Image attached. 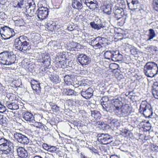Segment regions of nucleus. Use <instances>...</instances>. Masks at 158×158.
Returning a JSON list of instances; mask_svg holds the SVG:
<instances>
[{
	"label": "nucleus",
	"mask_w": 158,
	"mask_h": 158,
	"mask_svg": "<svg viewBox=\"0 0 158 158\" xmlns=\"http://www.w3.org/2000/svg\"><path fill=\"white\" fill-rule=\"evenodd\" d=\"M15 60V55H11L8 52L4 51L0 53V64L1 65H12L11 69H14Z\"/></svg>",
	"instance_id": "1"
},
{
	"label": "nucleus",
	"mask_w": 158,
	"mask_h": 158,
	"mask_svg": "<svg viewBox=\"0 0 158 158\" xmlns=\"http://www.w3.org/2000/svg\"><path fill=\"white\" fill-rule=\"evenodd\" d=\"M143 72L147 77H153L158 73L157 64L153 62H147L144 66Z\"/></svg>",
	"instance_id": "2"
},
{
	"label": "nucleus",
	"mask_w": 158,
	"mask_h": 158,
	"mask_svg": "<svg viewBox=\"0 0 158 158\" xmlns=\"http://www.w3.org/2000/svg\"><path fill=\"white\" fill-rule=\"evenodd\" d=\"M14 46L17 49L23 52L29 50L31 48L29 43L26 41L22 36L15 39Z\"/></svg>",
	"instance_id": "3"
},
{
	"label": "nucleus",
	"mask_w": 158,
	"mask_h": 158,
	"mask_svg": "<svg viewBox=\"0 0 158 158\" xmlns=\"http://www.w3.org/2000/svg\"><path fill=\"white\" fill-rule=\"evenodd\" d=\"M139 111L143 114L146 118H151L153 114V110L151 105L145 101L142 102L139 110Z\"/></svg>",
	"instance_id": "4"
},
{
	"label": "nucleus",
	"mask_w": 158,
	"mask_h": 158,
	"mask_svg": "<svg viewBox=\"0 0 158 158\" xmlns=\"http://www.w3.org/2000/svg\"><path fill=\"white\" fill-rule=\"evenodd\" d=\"M12 143L10 140L5 138L0 139V150L3 152V154H9L11 151Z\"/></svg>",
	"instance_id": "5"
},
{
	"label": "nucleus",
	"mask_w": 158,
	"mask_h": 158,
	"mask_svg": "<svg viewBox=\"0 0 158 158\" xmlns=\"http://www.w3.org/2000/svg\"><path fill=\"white\" fill-rule=\"evenodd\" d=\"M122 5V7L116 6L113 10L114 16L118 20L124 16H126L127 15V14H125L123 10L126 7L125 3L123 2Z\"/></svg>",
	"instance_id": "6"
},
{
	"label": "nucleus",
	"mask_w": 158,
	"mask_h": 158,
	"mask_svg": "<svg viewBox=\"0 0 158 158\" xmlns=\"http://www.w3.org/2000/svg\"><path fill=\"white\" fill-rule=\"evenodd\" d=\"M98 136V140L100 141L101 144H107L113 141V137L108 134H100Z\"/></svg>",
	"instance_id": "7"
},
{
	"label": "nucleus",
	"mask_w": 158,
	"mask_h": 158,
	"mask_svg": "<svg viewBox=\"0 0 158 158\" xmlns=\"http://www.w3.org/2000/svg\"><path fill=\"white\" fill-rule=\"evenodd\" d=\"M77 59L78 62L84 67L89 64L91 62L90 58L86 55L81 53L77 56Z\"/></svg>",
	"instance_id": "8"
},
{
	"label": "nucleus",
	"mask_w": 158,
	"mask_h": 158,
	"mask_svg": "<svg viewBox=\"0 0 158 158\" xmlns=\"http://www.w3.org/2000/svg\"><path fill=\"white\" fill-rule=\"evenodd\" d=\"M14 136L17 141L22 144H27L29 142L28 137L21 133L16 132L14 133Z\"/></svg>",
	"instance_id": "9"
},
{
	"label": "nucleus",
	"mask_w": 158,
	"mask_h": 158,
	"mask_svg": "<svg viewBox=\"0 0 158 158\" xmlns=\"http://www.w3.org/2000/svg\"><path fill=\"white\" fill-rule=\"evenodd\" d=\"M48 9L43 6L39 8L36 11L37 16L38 18L41 20L45 19L48 15Z\"/></svg>",
	"instance_id": "10"
},
{
	"label": "nucleus",
	"mask_w": 158,
	"mask_h": 158,
	"mask_svg": "<svg viewBox=\"0 0 158 158\" xmlns=\"http://www.w3.org/2000/svg\"><path fill=\"white\" fill-rule=\"evenodd\" d=\"M127 2L129 9L131 11H134L138 9L139 10L140 5L137 0H132L130 3L128 2Z\"/></svg>",
	"instance_id": "11"
},
{
	"label": "nucleus",
	"mask_w": 158,
	"mask_h": 158,
	"mask_svg": "<svg viewBox=\"0 0 158 158\" xmlns=\"http://www.w3.org/2000/svg\"><path fill=\"white\" fill-rule=\"evenodd\" d=\"M103 23L100 19H98L96 22H93L90 23V25L91 27L95 29L99 30L101 28L104 27Z\"/></svg>",
	"instance_id": "12"
},
{
	"label": "nucleus",
	"mask_w": 158,
	"mask_h": 158,
	"mask_svg": "<svg viewBox=\"0 0 158 158\" xmlns=\"http://www.w3.org/2000/svg\"><path fill=\"white\" fill-rule=\"evenodd\" d=\"M93 91L91 88H89L85 90L83 89L81 91V95L86 99H88L91 97L93 95Z\"/></svg>",
	"instance_id": "13"
},
{
	"label": "nucleus",
	"mask_w": 158,
	"mask_h": 158,
	"mask_svg": "<svg viewBox=\"0 0 158 158\" xmlns=\"http://www.w3.org/2000/svg\"><path fill=\"white\" fill-rule=\"evenodd\" d=\"M105 104H104V102H103V104L104 106H103V109L104 110H106L107 112H112L114 111L115 107L116 105L115 104H113L112 103L105 102Z\"/></svg>",
	"instance_id": "14"
},
{
	"label": "nucleus",
	"mask_w": 158,
	"mask_h": 158,
	"mask_svg": "<svg viewBox=\"0 0 158 158\" xmlns=\"http://www.w3.org/2000/svg\"><path fill=\"white\" fill-rule=\"evenodd\" d=\"M18 156L22 158H26L28 156L27 151L22 147H19L17 149Z\"/></svg>",
	"instance_id": "15"
},
{
	"label": "nucleus",
	"mask_w": 158,
	"mask_h": 158,
	"mask_svg": "<svg viewBox=\"0 0 158 158\" xmlns=\"http://www.w3.org/2000/svg\"><path fill=\"white\" fill-rule=\"evenodd\" d=\"M112 60L114 61H117L121 60L123 59V56L119 53L118 51H114L113 52Z\"/></svg>",
	"instance_id": "16"
},
{
	"label": "nucleus",
	"mask_w": 158,
	"mask_h": 158,
	"mask_svg": "<svg viewBox=\"0 0 158 158\" xmlns=\"http://www.w3.org/2000/svg\"><path fill=\"white\" fill-rule=\"evenodd\" d=\"M40 83H38L37 81H35L34 84L31 83V87L33 90L35 91V93L37 95H40L41 92V88L40 86Z\"/></svg>",
	"instance_id": "17"
},
{
	"label": "nucleus",
	"mask_w": 158,
	"mask_h": 158,
	"mask_svg": "<svg viewBox=\"0 0 158 158\" xmlns=\"http://www.w3.org/2000/svg\"><path fill=\"white\" fill-rule=\"evenodd\" d=\"M23 119L27 121L33 122L35 121L33 115L29 112H25L23 115Z\"/></svg>",
	"instance_id": "18"
},
{
	"label": "nucleus",
	"mask_w": 158,
	"mask_h": 158,
	"mask_svg": "<svg viewBox=\"0 0 158 158\" xmlns=\"http://www.w3.org/2000/svg\"><path fill=\"white\" fill-rule=\"evenodd\" d=\"M72 7L75 9H81L82 7L81 0H73L72 3Z\"/></svg>",
	"instance_id": "19"
},
{
	"label": "nucleus",
	"mask_w": 158,
	"mask_h": 158,
	"mask_svg": "<svg viewBox=\"0 0 158 158\" xmlns=\"http://www.w3.org/2000/svg\"><path fill=\"white\" fill-rule=\"evenodd\" d=\"M152 94L154 97L158 99V82H155L152 86Z\"/></svg>",
	"instance_id": "20"
},
{
	"label": "nucleus",
	"mask_w": 158,
	"mask_h": 158,
	"mask_svg": "<svg viewBox=\"0 0 158 158\" xmlns=\"http://www.w3.org/2000/svg\"><path fill=\"white\" fill-rule=\"evenodd\" d=\"M156 35L154 30L152 29H150L149 30V33L148 35L149 38L146 40V41H148L151 40L156 36Z\"/></svg>",
	"instance_id": "21"
},
{
	"label": "nucleus",
	"mask_w": 158,
	"mask_h": 158,
	"mask_svg": "<svg viewBox=\"0 0 158 158\" xmlns=\"http://www.w3.org/2000/svg\"><path fill=\"white\" fill-rule=\"evenodd\" d=\"M122 109L123 115L130 113V107L127 105L123 106H122Z\"/></svg>",
	"instance_id": "22"
},
{
	"label": "nucleus",
	"mask_w": 158,
	"mask_h": 158,
	"mask_svg": "<svg viewBox=\"0 0 158 158\" xmlns=\"http://www.w3.org/2000/svg\"><path fill=\"white\" fill-rule=\"evenodd\" d=\"M113 51L108 50L105 52L104 53L105 58L109 60H111Z\"/></svg>",
	"instance_id": "23"
},
{
	"label": "nucleus",
	"mask_w": 158,
	"mask_h": 158,
	"mask_svg": "<svg viewBox=\"0 0 158 158\" xmlns=\"http://www.w3.org/2000/svg\"><path fill=\"white\" fill-rule=\"evenodd\" d=\"M8 120L3 115H0V124L4 126H6Z\"/></svg>",
	"instance_id": "24"
},
{
	"label": "nucleus",
	"mask_w": 158,
	"mask_h": 158,
	"mask_svg": "<svg viewBox=\"0 0 158 158\" xmlns=\"http://www.w3.org/2000/svg\"><path fill=\"white\" fill-rule=\"evenodd\" d=\"M115 114L118 116L123 115L122 106L120 107L118 105L116 106L114 111Z\"/></svg>",
	"instance_id": "25"
},
{
	"label": "nucleus",
	"mask_w": 158,
	"mask_h": 158,
	"mask_svg": "<svg viewBox=\"0 0 158 158\" xmlns=\"http://www.w3.org/2000/svg\"><path fill=\"white\" fill-rule=\"evenodd\" d=\"M95 125L96 126H97L103 129H106V128L107 127H108V128H109L108 127H109V125L105 124L104 122L100 121L97 122L95 123Z\"/></svg>",
	"instance_id": "26"
},
{
	"label": "nucleus",
	"mask_w": 158,
	"mask_h": 158,
	"mask_svg": "<svg viewBox=\"0 0 158 158\" xmlns=\"http://www.w3.org/2000/svg\"><path fill=\"white\" fill-rule=\"evenodd\" d=\"M50 79L55 84L58 83L60 81L59 77L57 75H51Z\"/></svg>",
	"instance_id": "27"
},
{
	"label": "nucleus",
	"mask_w": 158,
	"mask_h": 158,
	"mask_svg": "<svg viewBox=\"0 0 158 158\" xmlns=\"http://www.w3.org/2000/svg\"><path fill=\"white\" fill-rule=\"evenodd\" d=\"M111 4L107 5L104 9L103 11L104 12L108 15H110L111 12Z\"/></svg>",
	"instance_id": "28"
},
{
	"label": "nucleus",
	"mask_w": 158,
	"mask_h": 158,
	"mask_svg": "<svg viewBox=\"0 0 158 158\" xmlns=\"http://www.w3.org/2000/svg\"><path fill=\"white\" fill-rule=\"evenodd\" d=\"M46 149L48 152L51 153H55L57 151L58 148L56 147L55 146H51L50 147H48Z\"/></svg>",
	"instance_id": "29"
},
{
	"label": "nucleus",
	"mask_w": 158,
	"mask_h": 158,
	"mask_svg": "<svg viewBox=\"0 0 158 158\" xmlns=\"http://www.w3.org/2000/svg\"><path fill=\"white\" fill-rule=\"evenodd\" d=\"M8 108L11 110H16L19 108V106L15 103L12 102L8 105Z\"/></svg>",
	"instance_id": "30"
},
{
	"label": "nucleus",
	"mask_w": 158,
	"mask_h": 158,
	"mask_svg": "<svg viewBox=\"0 0 158 158\" xmlns=\"http://www.w3.org/2000/svg\"><path fill=\"white\" fill-rule=\"evenodd\" d=\"M91 116L95 119H97L100 118V114L99 112L96 110L91 111Z\"/></svg>",
	"instance_id": "31"
},
{
	"label": "nucleus",
	"mask_w": 158,
	"mask_h": 158,
	"mask_svg": "<svg viewBox=\"0 0 158 158\" xmlns=\"http://www.w3.org/2000/svg\"><path fill=\"white\" fill-rule=\"evenodd\" d=\"M50 105L51 107V109L53 112H57L59 110L60 107L57 105L52 102L50 103Z\"/></svg>",
	"instance_id": "32"
},
{
	"label": "nucleus",
	"mask_w": 158,
	"mask_h": 158,
	"mask_svg": "<svg viewBox=\"0 0 158 158\" xmlns=\"http://www.w3.org/2000/svg\"><path fill=\"white\" fill-rule=\"evenodd\" d=\"M2 30L3 32H4L5 33H6L7 31H10L11 33H13V32L14 33V29L11 28L7 26H5L2 27Z\"/></svg>",
	"instance_id": "33"
},
{
	"label": "nucleus",
	"mask_w": 158,
	"mask_h": 158,
	"mask_svg": "<svg viewBox=\"0 0 158 158\" xmlns=\"http://www.w3.org/2000/svg\"><path fill=\"white\" fill-rule=\"evenodd\" d=\"M2 31H3L2 30V28L1 30H0V33L2 37L3 38V39L4 40H7V39H10L11 37L13 36V35H15V34L14 35L12 34L10 36H8V35L6 36V35L4 34H5L6 33H5L4 32V33H2L1 32Z\"/></svg>",
	"instance_id": "34"
},
{
	"label": "nucleus",
	"mask_w": 158,
	"mask_h": 158,
	"mask_svg": "<svg viewBox=\"0 0 158 158\" xmlns=\"http://www.w3.org/2000/svg\"><path fill=\"white\" fill-rule=\"evenodd\" d=\"M43 60L44 61V63L45 64H47L48 65L50 64V59L49 56H45L44 58H43Z\"/></svg>",
	"instance_id": "35"
},
{
	"label": "nucleus",
	"mask_w": 158,
	"mask_h": 158,
	"mask_svg": "<svg viewBox=\"0 0 158 158\" xmlns=\"http://www.w3.org/2000/svg\"><path fill=\"white\" fill-rule=\"evenodd\" d=\"M75 91L71 89H66V91H65V94L67 95H74V93H75Z\"/></svg>",
	"instance_id": "36"
},
{
	"label": "nucleus",
	"mask_w": 158,
	"mask_h": 158,
	"mask_svg": "<svg viewBox=\"0 0 158 158\" xmlns=\"http://www.w3.org/2000/svg\"><path fill=\"white\" fill-rule=\"evenodd\" d=\"M152 4L154 10L158 11V0H154Z\"/></svg>",
	"instance_id": "37"
},
{
	"label": "nucleus",
	"mask_w": 158,
	"mask_h": 158,
	"mask_svg": "<svg viewBox=\"0 0 158 158\" xmlns=\"http://www.w3.org/2000/svg\"><path fill=\"white\" fill-rule=\"evenodd\" d=\"M26 12L29 14V16L31 17L35 13V10H32L30 8H26Z\"/></svg>",
	"instance_id": "38"
},
{
	"label": "nucleus",
	"mask_w": 158,
	"mask_h": 158,
	"mask_svg": "<svg viewBox=\"0 0 158 158\" xmlns=\"http://www.w3.org/2000/svg\"><path fill=\"white\" fill-rule=\"evenodd\" d=\"M99 39V37H97L95 38L93 40H91V44L93 46L95 44L98 43Z\"/></svg>",
	"instance_id": "39"
},
{
	"label": "nucleus",
	"mask_w": 158,
	"mask_h": 158,
	"mask_svg": "<svg viewBox=\"0 0 158 158\" xmlns=\"http://www.w3.org/2000/svg\"><path fill=\"white\" fill-rule=\"evenodd\" d=\"M35 125L37 128H41L42 129L44 128V126L42 123L36 122L35 123Z\"/></svg>",
	"instance_id": "40"
},
{
	"label": "nucleus",
	"mask_w": 158,
	"mask_h": 158,
	"mask_svg": "<svg viewBox=\"0 0 158 158\" xmlns=\"http://www.w3.org/2000/svg\"><path fill=\"white\" fill-rule=\"evenodd\" d=\"M23 0H20L18 2L16 7H19L20 8H21L23 7V6L24 4Z\"/></svg>",
	"instance_id": "41"
},
{
	"label": "nucleus",
	"mask_w": 158,
	"mask_h": 158,
	"mask_svg": "<svg viewBox=\"0 0 158 158\" xmlns=\"http://www.w3.org/2000/svg\"><path fill=\"white\" fill-rule=\"evenodd\" d=\"M106 39L104 37H99L98 42L102 45V44H104V42L106 41Z\"/></svg>",
	"instance_id": "42"
},
{
	"label": "nucleus",
	"mask_w": 158,
	"mask_h": 158,
	"mask_svg": "<svg viewBox=\"0 0 158 158\" xmlns=\"http://www.w3.org/2000/svg\"><path fill=\"white\" fill-rule=\"evenodd\" d=\"M29 7L36 6V5L33 0H29L28 1Z\"/></svg>",
	"instance_id": "43"
},
{
	"label": "nucleus",
	"mask_w": 158,
	"mask_h": 158,
	"mask_svg": "<svg viewBox=\"0 0 158 158\" xmlns=\"http://www.w3.org/2000/svg\"><path fill=\"white\" fill-rule=\"evenodd\" d=\"M6 110V107L2 104L0 106V113H2Z\"/></svg>",
	"instance_id": "44"
},
{
	"label": "nucleus",
	"mask_w": 158,
	"mask_h": 158,
	"mask_svg": "<svg viewBox=\"0 0 158 158\" xmlns=\"http://www.w3.org/2000/svg\"><path fill=\"white\" fill-rule=\"evenodd\" d=\"M93 46L94 48L96 49H100L102 47V46L101 44L99 43L98 42V43L95 44Z\"/></svg>",
	"instance_id": "45"
},
{
	"label": "nucleus",
	"mask_w": 158,
	"mask_h": 158,
	"mask_svg": "<svg viewBox=\"0 0 158 158\" xmlns=\"http://www.w3.org/2000/svg\"><path fill=\"white\" fill-rule=\"evenodd\" d=\"M48 27V30H50L51 31H53L54 30V26L51 24H48L47 25Z\"/></svg>",
	"instance_id": "46"
},
{
	"label": "nucleus",
	"mask_w": 158,
	"mask_h": 158,
	"mask_svg": "<svg viewBox=\"0 0 158 158\" xmlns=\"http://www.w3.org/2000/svg\"><path fill=\"white\" fill-rule=\"evenodd\" d=\"M147 125L144 127V129L147 131H149L151 129V127L149 123H147Z\"/></svg>",
	"instance_id": "47"
},
{
	"label": "nucleus",
	"mask_w": 158,
	"mask_h": 158,
	"mask_svg": "<svg viewBox=\"0 0 158 158\" xmlns=\"http://www.w3.org/2000/svg\"><path fill=\"white\" fill-rule=\"evenodd\" d=\"M94 0H88L86 4H85L87 6L89 7L90 6V4L93 3Z\"/></svg>",
	"instance_id": "48"
},
{
	"label": "nucleus",
	"mask_w": 158,
	"mask_h": 158,
	"mask_svg": "<svg viewBox=\"0 0 158 158\" xmlns=\"http://www.w3.org/2000/svg\"><path fill=\"white\" fill-rule=\"evenodd\" d=\"M97 8V7H96V3L94 2H93L91 4H90V6L89 7V8L91 9V8H92L93 9H94Z\"/></svg>",
	"instance_id": "49"
},
{
	"label": "nucleus",
	"mask_w": 158,
	"mask_h": 158,
	"mask_svg": "<svg viewBox=\"0 0 158 158\" xmlns=\"http://www.w3.org/2000/svg\"><path fill=\"white\" fill-rule=\"evenodd\" d=\"M67 77H69V76L67 77L66 76H65L64 78V81L65 82V83H66L67 85L68 84H70L69 83V81L67 79Z\"/></svg>",
	"instance_id": "50"
},
{
	"label": "nucleus",
	"mask_w": 158,
	"mask_h": 158,
	"mask_svg": "<svg viewBox=\"0 0 158 158\" xmlns=\"http://www.w3.org/2000/svg\"><path fill=\"white\" fill-rule=\"evenodd\" d=\"M4 91L3 86L0 83V94H1L3 93Z\"/></svg>",
	"instance_id": "51"
},
{
	"label": "nucleus",
	"mask_w": 158,
	"mask_h": 158,
	"mask_svg": "<svg viewBox=\"0 0 158 158\" xmlns=\"http://www.w3.org/2000/svg\"><path fill=\"white\" fill-rule=\"evenodd\" d=\"M67 29L68 30L71 31L74 30V28L72 25H70L68 27Z\"/></svg>",
	"instance_id": "52"
},
{
	"label": "nucleus",
	"mask_w": 158,
	"mask_h": 158,
	"mask_svg": "<svg viewBox=\"0 0 158 158\" xmlns=\"http://www.w3.org/2000/svg\"><path fill=\"white\" fill-rule=\"evenodd\" d=\"M105 97H103L102 98V101L101 102V104L102 107H103V106H104V105L103 104V102H104V104H105V102H107V101H104V100H105Z\"/></svg>",
	"instance_id": "53"
},
{
	"label": "nucleus",
	"mask_w": 158,
	"mask_h": 158,
	"mask_svg": "<svg viewBox=\"0 0 158 158\" xmlns=\"http://www.w3.org/2000/svg\"><path fill=\"white\" fill-rule=\"evenodd\" d=\"M154 151H155L156 152H158V146H155L153 147Z\"/></svg>",
	"instance_id": "54"
},
{
	"label": "nucleus",
	"mask_w": 158,
	"mask_h": 158,
	"mask_svg": "<svg viewBox=\"0 0 158 158\" xmlns=\"http://www.w3.org/2000/svg\"><path fill=\"white\" fill-rule=\"evenodd\" d=\"M152 49L153 51H155V52L157 51H158V48L156 47H153L152 48Z\"/></svg>",
	"instance_id": "55"
},
{
	"label": "nucleus",
	"mask_w": 158,
	"mask_h": 158,
	"mask_svg": "<svg viewBox=\"0 0 158 158\" xmlns=\"http://www.w3.org/2000/svg\"><path fill=\"white\" fill-rule=\"evenodd\" d=\"M35 7L36 6H31V7H29L27 8H30V9H31L32 10H35Z\"/></svg>",
	"instance_id": "56"
},
{
	"label": "nucleus",
	"mask_w": 158,
	"mask_h": 158,
	"mask_svg": "<svg viewBox=\"0 0 158 158\" xmlns=\"http://www.w3.org/2000/svg\"><path fill=\"white\" fill-rule=\"evenodd\" d=\"M31 158H43L42 157L39 156H33V157Z\"/></svg>",
	"instance_id": "57"
},
{
	"label": "nucleus",
	"mask_w": 158,
	"mask_h": 158,
	"mask_svg": "<svg viewBox=\"0 0 158 158\" xmlns=\"http://www.w3.org/2000/svg\"><path fill=\"white\" fill-rule=\"evenodd\" d=\"M114 103H118L119 104H120L118 100H116L114 102Z\"/></svg>",
	"instance_id": "58"
},
{
	"label": "nucleus",
	"mask_w": 158,
	"mask_h": 158,
	"mask_svg": "<svg viewBox=\"0 0 158 158\" xmlns=\"http://www.w3.org/2000/svg\"><path fill=\"white\" fill-rule=\"evenodd\" d=\"M88 0H82L83 2L85 4H86Z\"/></svg>",
	"instance_id": "59"
},
{
	"label": "nucleus",
	"mask_w": 158,
	"mask_h": 158,
	"mask_svg": "<svg viewBox=\"0 0 158 158\" xmlns=\"http://www.w3.org/2000/svg\"><path fill=\"white\" fill-rule=\"evenodd\" d=\"M44 147H45L46 148H45V149H46V148H47V147H49L48 146V145L47 144H44Z\"/></svg>",
	"instance_id": "60"
},
{
	"label": "nucleus",
	"mask_w": 158,
	"mask_h": 158,
	"mask_svg": "<svg viewBox=\"0 0 158 158\" xmlns=\"http://www.w3.org/2000/svg\"><path fill=\"white\" fill-rule=\"evenodd\" d=\"M105 99H105L106 101H107V102L109 100V99L107 98H105Z\"/></svg>",
	"instance_id": "61"
},
{
	"label": "nucleus",
	"mask_w": 158,
	"mask_h": 158,
	"mask_svg": "<svg viewBox=\"0 0 158 158\" xmlns=\"http://www.w3.org/2000/svg\"><path fill=\"white\" fill-rule=\"evenodd\" d=\"M113 65H114V66H116V67L118 66V65L116 64H114Z\"/></svg>",
	"instance_id": "62"
},
{
	"label": "nucleus",
	"mask_w": 158,
	"mask_h": 158,
	"mask_svg": "<svg viewBox=\"0 0 158 158\" xmlns=\"http://www.w3.org/2000/svg\"><path fill=\"white\" fill-rule=\"evenodd\" d=\"M114 120H112L111 122H110V123H114Z\"/></svg>",
	"instance_id": "63"
},
{
	"label": "nucleus",
	"mask_w": 158,
	"mask_h": 158,
	"mask_svg": "<svg viewBox=\"0 0 158 158\" xmlns=\"http://www.w3.org/2000/svg\"><path fill=\"white\" fill-rule=\"evenodd\" d=\"M96 7H98V5H97L96 4Z\"/></svg>",
	"instance_id": "64"
}]
</instances>
